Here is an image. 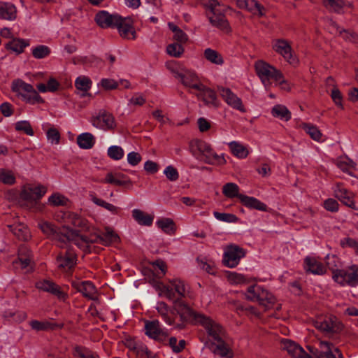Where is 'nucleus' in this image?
<instances>
[{
    "label": "nucleus",
    "mask_w": 358,
    "mask_h": 358,
    "mask_svg": "<svg viewBox=\"0 0 358 358\" xmlns=\"http://www.w3.org/2000/svg\"><path fill=\"white\" fill-rule=\"evenodd\" d=\"M189 148L193 156L203 160L206 164L221 166L227 163L223 154H217L211 145L203 140H192L189 142Z\"/></svg>",
    "instance_id": "nucleus-1"
},
{
    "label": "nucleus",
    "mask_w": 358,
    "mask_h": 358,
    "mask_svg": "<svg viewBox=\"0 0 358 358\" xmlns=\"http://www.w3.org/2000/svg\"><path fill=\"white\" fill-rule=\"evenodd\" d=\"M165 66L173 77L186 87L196 90L201 83L196 71L186 68L181 62L174 60L168 61Z\"/></svg>",
    "instance_id": "nucleus-2"
},
{
    "label": "nucleus",
    "mask_w": 358,
    "mask_h": 358,
    "mask_svg": "<svg viewBox=\"0 0 358 358\" xmlns=\"http://www.w3.org/2000/svg\"><path fill=\"white\" fill-rule=\"evenodd\" d=\"M46 192L47 187L43 185H25L21 189L19 202L28 208H37L39 200Z\"/></svg>",
    "instance_id": "nucleus-3"
},
{
    "label": "nucleus",
    "mask_w": 358,
    "mask_h": 358,
    "mask_svg": "<svg viewBox=\"0 0 358 358\" xmlns=\"http://www.w3.org/2000/svg\"><path fill=\"white\" fill-rule=\"evenodd\" d=\"M245 298L252 302H257L265 309L274 304L275 299L268 289L259 285H252L248 287L244 293Z\"/></svg>",
    "instance_id": "nucleus-4"
},
{
    "label": "nucleus",
    "mask_w": 358,
    "mask_h": 358,
    "mask_svg": "<svg viewBox=\"0 0 358 358\" xmlns=\"http://www.w3.org/2000/svg\"><path fill=\"white\" fill-rule=\"evenodd\" d=\"M203 6L207 10V16L210 23L224 32H229V22L224 14L222 13V10L217 8L220 6V3L217 0H209L204 3Z\"/></svg>",
    "instance_id": "nucleus-5"
},
{
    "label": "nucleus",
    "mask_w": 358,
    "mask_h": 358,
    "mask_svg": "<svg viewBox=\"0 0 358 358\" xmlns=\"http://www.w3.org/2000/svg\"><path fill=\"white\" fill-rule=\"evenodd\" d=\"M11 90L17 95L21 96L29 103H44L43 99L34 87L21 79H16L12 82Z\"/></svg>",
    "instance_id": "nucleus-6"
},
{
    "label": "nucleus",
    "mask_w": 358,
    "mask_h": 358,
    "mask_svg": "<svg viewBox=\"0 0 358 358\" xmlns=\"http://www.w3.org/2000/svg\"><path fill=\"white\" fill-rule=\"evenodd\" d=\"M332 279L342 287L358 286V265L351 264L345 268L333 270Z\"/></svg>",
    "instance_id": "nucleus-7"
},
{
    "label": "nucleus",
    "mask_w": 358,
    "mask_h": 358,
    "mask_svg": "<svg viewBox=\"0 0 358 358\" xmlns=\"http://www.w3.org/2000/svg\"><path fill=\"white\" fill-rule=\"evenodd\" d=\"M310 358H344L340 350L331 343L319 341L317 346L308 345Z\"/></svg>",
    "instance_id": "nucleus-8"
},
{
    "label": "nucleus",
    "mask_w": 358,
    "mask_h": 358,
    "mask_svg": "<svg viewBox=\"0 0 358 358\" xmlns=\"http://www.w3.org/2000/svg\"><path fill=\"white\" fill-rule=\"evenodd\" d=\"M187 286L183 281L174 279L170 281L169 285H159V294L169 300L174 301L178 296L185 297L188 295Z\"/></svg>",
    "instance_id": "nucleus-9"
},
{
    "label": "nucleus",
    "mask_w": 358,
    "mask_h": 358,
    "mask_svg": "<svg viewBox=\"0 0 358 358\" xmlns=\"http://www.w3.org/2000/svg\"><path fill=\"white\" fill-rule=\"evenodd\" d=\"M255 67L257 76L267 90L271 87V81L275 82L280 73V71L263 60L257 61Z\"/></svg>",
    "instance_id": "nucleus-10"
},
{
    "label": "nucleus",
    "mask_w": 358,
    "mask_h": 358,
    "mask_svg": "<svg viewBox=\"0 0 358 358\" xmlns=\"http://www.w3.org/2000/svg\"><path fill=\"white\" fill-rule=\"evenodd\" d=\"M90 230L92 233L89 236H83L80 235L76 231L70 230L67 232L66 237H63L62 241L64 238H66L69 242L73 243L78 248H85L88 245L89 243H100L102 244V238L100 234L96 231V229L91 226ZM90 231L89 232H90Z\"/></svg>",
    "instance_id": "nucleus-11"
},
{
    "label": "nucleus",
    "mask_w": 358,
    "mask_h": 358,
    "mask_svg": "<svg viewBox=\"0 0 358 358\" xmlns=\"http://www.w3.org/2000/svg\"><path fill=\"white\" fill-rule=\"evenodd\" d=\"M195 320L206 329L208 335L214 341H220L223 338L224 331L219 324L201 314L196 315Z\"/></svg>",
    "instance_id": "nucleus-12"
},
{
    "label": "nucleus",
    "mask_w": 358,
    "mask_h": 358,
    "mask_svg": "<svg viewBox=\"0 0 358 358\" xmlns=\"http://www.w3.org/2000/svg\"><path fill=\"white\" fill-rule=\"evenodd\" d=\"M245 255V250L236 245H230L224 248L223 263L229 268H235Z\"/></svg>",
    "instance_id": "nucleus-13"
},
{
    "label": "nucleus",
    "mask_w": 358,
    "mask_h": 358,
    "mask_svg": "<svg viewBox=\"0 0 358 358\" xmlns=\"http://www.w3.org/2000/svg\"><path fill=\"white\" fill-rule=\"evenodd\" d=\"M271 47L276 53L280 55L289 64L297 63V59L288 41L282 38L274 39L272 41Z\"/></svg>",
    "instance_id": "nucleus-14"
},
{
    "label": "nucleus",
    "mask_w": 358,
    "mask_h": 358,
    "mask_svg": "<svg viewBox=\"0 0 358 358\" xmlns=\"http://www.w3.org/2000/svg\"><path fill=\"white\" fill-rule=\"evenodd\" d=\"M218 92L221 98L229 106L241 113L246 111L242 99L229 88L219 87Z\"/></svg>",
    "instance_id": "nucleus-15"
},
{
    "label": "nucleus",
    "mask_w": 358,
    "mask_h": 358,
    "mask_svg": "<svg viewBox=\"0 0 358 358\" xmlns=\"http://www.w3.org/2000/svg\"><path fill=\"white\" fill-rule=\"evenodd\" d=\"M145 334L149 338L158 341H164L169 335L167 330L161 327L158 320L145 321Z\"/></svg>",
    "instance_id": "nucleus-16"
},
{
    "label": "nucleus",
    "mask_w": 358,
    "mask_h": 358,
    "mask_svg": "<svg viewBox=\"0 0 358 358\" xmlns=\"http://www.w3.org/2000/svg\"><path fill=\"white\" fill-rule=\"evenodd\" d=\"M61 219L65 224H70L73 227L79 228L83 231H90L91 225L89 222L73 212H62Z\"/></svg>",
    "instance_id": "nucleus-17"
},
{
    "label": "nucleus",
    "mask_w": 358,
    "mask_h": 358,
    "mask_svg": "<svg viewBox=\"0 0 358 358\" xmlns=\"http://www.w3.org/2000/svg\"><path fill=\"white\" fill-rule=\"evenodd\" d=\"M94 21L101 28L115 27L120 21V16L110 14L106 10H100L95 15Z\"/></svg>",
    "instance_id": "nucleus-18"
},
{
    "label": "nucleus",
    "mask_w": 358,
    "mask_h": 358,
    "mask_svg": "<svg viewBox=\"0 0 358 358\" xmlns=\"http://www.w3.org/2000/svg\"><path fill=\"white\" fill-rule=\"evenodd\" d=\"M76 260L74 251L68 247L64 251L59 253L57 258V263L59 268L68 271L76 265Z\"/></svg>",
    "instance_id": "nucleus-19"
},
{
    "label": "nucleus",
    "mask_w": 358,
    "mask_h": 358,
    "mask_svg": "<svg viewBox=\"0 0 358 358\" xmlns=\"http://www.w3.org/2000/svg\"><path fill=\"white\" fill-rule=\"evenodd\" d=\"M92 124L97 129L108 130L114 128L115 123L113 116L106 112L99 113L91 120Z\"/></svg>",
    "instance_id": "nucleus-20"
},
{
    "label": "nucleus",
    "mask_w": 358,
    "mask_h": 358,
    "mask_svg": "<svg viewBox=\"0 0 358 358\" xmlns=\"http://www.w3.org/2000/svg\"><path fill=\"white\" fill-rule=\"evenodd\" d=\"M72 285L79 292L82 293L83 296L93 301L98 300L99 293L92 282L90 281H78L73 282Z\"/></svg>",
    "instance_id": "nucleus-21"
},
{
    "label": "nucleus",
    "mask_w": 358,
    "mask_h": 358,
    "mask_svg": "<svg viewBox=\"0 0 358 358\" xmlns=\"http://www.w3.org/2000/svg\"><path fill=\"white\" fill-rule=\"evenodd\" d=\"M36 287L41 291L49 292L59 299L64 300L66 299V293L52 280H40L36 282Z\"/></svg>",
    "instance_id": "nucleus-22"
},
{
    "label": "nucleus",
    "mask_w": 358,
    "mask_h": 358,
    "mask_svg": "<svg viewBox=\"0 0 358 358\" xmlns=\"http://www.w3.org/2000/svg\"><path fill=\"white\" fill-rule=\"evenodd\" d=\"M117 27L120 35L127 40H134L136 38V33L133 26V21L131 18H122L117 23Z\"/></svg>",
    "instance_id": "nucleus-23"
},
{
    "label": "nucleus",
    "mask_w": 358,
    "mask_h": 358,
    "mask_svg": "<svg viewBox=\"0 0 358 358\" xmlns=\"http://www.w3.org/2000/svg\"><path fill=\"white\" fill-rule=\"evenodd\" d=\"M281 348L294 358H310V355L306 353L301 345L291 340L282 339Z\"/></svg>",
    "instance_id": "nucleus-24"
},
{
    "label": "nucleus",
    "mask_w": 358,
    "mask_h": 358,
    "mask_svg": "<svg viewBox=\"0 0 358 358\" xmlns=\"http://www.w3.org/2000/svg\"><path fill=\"white\" fill-rule=\"evenodd\" d=\"M315 327L324 333H334L340 329L338 320L333 316L325 317L317 320Z\"/></svg>",
    "instance_id": "nucleus-25"
},
{
    "label": "nucleus",
    "mask_w": 358,
    "mask_h": 358,
    "mask_svg": "<svg viewBox=\"0 0 358 358\" xmlns=\"http://www.w3.org/2000/svg\"><path fill=\"white\" fill-rule=\"evenodd\" d=\"M231 153L239 159H246L251 152V148L240 141H233L227 143Z\"/></svg>",
    "instance_id": "nucleus-26"
},
{
    "label": "nucleus",
    "mask_w": 358,
    "mask_h": 358,
    "mask_svg": "<svg viewBox=\"0 0 358 358\" xmlns=\"http://www.w3.org/2000/svg\"><path fill=\"white\" fill-rule=\"evenodd\" d=\"M155 308L164 322L168 325H172L175 322L176 313L163 301L157 303Z\"/></svg>",
    "instance_id": "nucleus-27"
},
{
    "label": "nucleus",
    "mask_w": 358,
    "mask_h": 358,
    "mask_svg": "<svg viewBox=\"0 0 358 358\" xmlns=\"http://www.w3.org/2000/svg\"><path fill=\"white\" fill-rule=\"evenodd\" d=\"M240 8L247 9L253 15L263 16L265 8L255 0H234Z\"/></svg>",
    "instance_id": "nucleus-28"
},
{
    "label": "nucleus",
    "mask_w": 358,
    "mask_h": 358,
    "mask_svg": "<svg viewBox=\"0 0 358 358\" xmlns=\"http://www.w3.org/2000/svg\"><path fill=\"white\" fill-rule=\"evenodd\" d=\"M304 268L313 274L322 275L326 273L327 268L316 257H306L304 259Z\"/></svg>",
    "instance_id": "nucleus-29"
},
{
    "label": "nucleus",
    "mask_w": 358,
    "mask_h": 358,
    "mask_svg": "<svg viewBox=\"0 0 358 358\" xmlns=\"http://www.w3.org/2000/svg\"><path fill=\"white\" fill-rule=\"evenodd\" d=\"M18 256V260L15 262V266L26 269L27 271H31L32 266L29 250L25 247H22L19 250Z\"/></svg>",
    "instance_id": "nucleus-30"
},
{
    "label": "nucleus",
    "mask_w": 358,
    "mask_h": 358,
    "mask_svg": "<svg viewBox=\"0 0 358 358\" xmlns=\"http://www.w3.org/2000/svg\"><path fill=\"white\" fill-rule=\"evenodd\" d=\"M239 200L243 205L248 208L256 209L260 211H266L267 206L259 199L246 195L239 196Z\"/></svg>",
    "instance_id": "nucleus-31"
},
{
    "label": "nucleus",
    "mask_w": 358,
    "mask_h": 358,
    "mask_svg": "<svg viewBox=\"0 0 358 358\" xmlns=\"http://www.w3.org/2000/svg\"><path fill=\"white\" fill-rule=\"evenodd\" d=\"M216 343H211L210 348V350L215 354L222 357L232 358L234 356L233 352L229 347L223 341L222 338L220 341H215Z\"/></svg>",
    "instance_id": "nucleus-32"
},
{
    "label": "nucleus",
    "mask_w": 358,
    "mask_h": 358,
    "mask_svg": "<svg viewBox=\"0 0 358 358\" xmlns=\"http://www.w3.org/2000/svg\"><path fill=\"white\" fill-rule=\"evenodd\" d=\"M132 217L140 225L151 226L154 220V215L148 214L140 209L135 208L131 211Z\"/></svg>",
    "instance_id": "nucleus-33"
},
{
    "label": "nucleus",
    "mask_w": 358,
    "mask_h": 358,
    "mask_svg": "<svg viewBox=\"0 0 358 358\" xmlns=\"http://www.w3.org/2000/svg\"><path fill=\"white\" fill-rule=\"evenodd\" d=\"M196 90L198 92L197 96L206 103H213L215 101L217 96L215 91L206 87L202 83Z\"/></svg>",
    "instance_id": "nucleus-34"
},
{
    "label": "nucleus",
    "mask_w": 358,
    "mask_h": 358,
    "mask_svg": "<svg viewBox=\"0 0 358 358\" xmlns=\"http://www.w3.org/2000/svg\"><path fill=\"white\" fill-rule=\"evenodd\" d=\"M17 9L11 3L0 2V18L6 20H13L16 18Z\"/></svg>",
    "instance_id": "nucleus-35"
},
{
    "label": "nucleus",
    "mask_w": 358,
    "mask_h": 358,
    "mask_svg": "<svg viewBox=\"0 0 358 358\" xmlns=\"http://www.w3.org/2000/svg\"><path fill=\"white\" fill-rule=\"evenodd\" d=\"M89 196L90 201H92L95 205L103 208L113 215H118L120 212L121 209L120 207L99 198L94 193H90Z\"/></svg>",
    "instance_id": "nucleus-36"
},
{
    "label": "nucleus",
    "mask_w": 358,
    "mask_h": 358,
    "mask_svg": "<svg viewBox=\"0 0 358 358\" xmlns=\"http://www.w3.org/2000/svg\"><path fill=\"white\" fill-rule=\"evenodd\" d=\"M225 277L227 281L233 285H245L252 280V278H248L243 274L229 271L225 272Z\"/></svg>",
    "instance_id": "nucleus-37"
},
{
    "label": "nucleus",
    "mask_w": 358,
    "mask_h": 358,
    "mask_svg": "<svg viewBox=\"0 0 358 358\" xmlns=\"http://www.w3.org/2000/svg\"><path fill=\"white\" fill-rule=\"evenodd\" d=\"M95 142V137L90 132L82 133L77 137V144L81 149H91L94 145Z\"/></svg>",
    "instance_id": "nucleus-38"
},
{
    "label": "nucleus",
    "mask_w": 358,
    "mask_h": 358,
    "mask_svg": "<svg viewBox=\"0 0 358 358\" xmlns=\"http://www.w3.org/2000/svg\"><path fill=\"white\" fill-rule=\"evenodd\" d=\"M155 224L159 229L169 235L174 234L176 231L175 222L171 218H159Z\"/></svg>",
    "instance_id": "nucleus-39"
},
{
    "label": "nucleus",
    "mask_w": 358,
    "mask_h": 358,
    "mask_svg": "<svg viewBox=\"0 0 358 358\" xmlns=\"http://www.w3.org/2000/svg\"><path fill=\"white\" fill-rule=\"evenodd\" d=\"M8 227L13 234L19 239L27 241L30 238L29 230L24 224H15L13 225H9Z\"/></svg>",
    "instance_id": "nucleus-40"
},
{
    "label": "nucleus",
    "mask_w": 358,
    "mask_h": 358,
    "mask_svg": "<svg viewBox=\"0 0 358 358\" xmlns=\"http://www.w3.org/2000/svg\"><path fill=\"white\" fill-rule=\"evenodd\" d=\"M43 129L45 130L46 137L51 144H58L60 140V133L57 128L50 126L48 123L42 125Z\"/></svg>",
    "instance_id": "nucleus-41"
},
{
    "label": "nucleus",
    "mask_w": 358,
    "mask_h": 358,
    "mask_svg": "<svg viewBox=\"0 0 358 358\" xmlns=\"http://www.w3.org/2000/svg\"><path fill=\"white\" fill-rule=\"evenodd\" d=\"M59 87V83L54 78H50L47 82V85L39 83L36 85L37 90L41 93L55 92Z\"/></svg>",
    "instance_id": "nucleus-42"
},
{
    "label": "nucleus",
    "mask_w": 358,
    "mask_h": 358,
    "mask_svg": "<svg viewBox=\"0 0 358 358\" xmlns=\"http://www.w3.org/2000/svg\"><path fill=\"white\" fill-rule=\"evenodd\" d=\"M271 114L273 117L284 121H288L291 119V113L283 105H275L271 110Z\"/></svg>",
    "instance_id": "nucleus-43"
},
{
    "label": "nucleus",
    "mask_w": 358,
    "mask_h": 358,
    "mask_svg": "<svg viewBox=\"0 0 358 358\" xmlns=\"http://www.w3.org/2000/svg\"><path fill=\"white\" fill-rule=\"evenodd\" d=\"M29 45V43L28 41L15 38L7 45V48L16 54H20L24 51V49Z\"/></svg>",
    "instance_id": "nucleus-44"
},
{
    "label": "nucleus",
    "mask_w": 358,
    "mask_h": 358,
    "mask_svg": "<svg viewBox=\"0 0 358 358\" xmlns=\"http://www.w3.org/2000/svg\"><path fill=\"white\" fill-rule=\"evenodd\" d=\"M205 58L210 62L216 65H222L224 59L221 54L211 48H206L203 52Z\"/></svg>",
    "instance_id": "nucleus-45"
},
{
    "label": "nucleus",
    "mask_w": 358,
    "mask_h": 358,
    "mask_svg": "<svg viewBox=\"0 0 358 358\" xmlns=\"http://www.w3.org/2000/svg\"><path fill=\"white\" fill-rule=\"evenodd\" d=\"M239 187L234 182H227L222 187V194L227 198L232 199L238 197L241 194H239Z\"/></svg>",
    "instance_id": "nucleus-46"
},
{
    "label": "nucleus",
    "mask_w": 358,
    "mask_h": 358,
    "mask_svg": "<svg viewBox=\"0 0 358 358\" xmlns=\"http://www.w3.org/2000/svg\"><path fill=\"white\" fill-rule=\"evenodd\" d=\"M301 127L308 134L309 136L315 141H322V134L319 129L309 124H302Z\"/></svg>",
    "instance_id": "nucleus-47"
},
{
    "label": "nucleus",
    "mask_w": 358,
    "mask_h": 358,
    "mask_svg": "<svg viewBox=\"0 0 358 358\" xmlns=\"http://www.w3.org/2000/svg\"><path fill=\"white\" fill-rule=\"evenodd\" d=\"M92 80L85 76H80L75 80L77 90L83 92H87L92 87Z\"/></svg>",
    "instance_id": "nucleus-48"
},
{
    "label": "nucleus",
    "mask_w": 358,
    "mask_h": 358,
    "mask_svg": "<svg viewBox=\"0 0 358 358\" xmlns=\"http://www.w3.org/2000/svg\"><path fill=\"white\" fill-rule=\"evenodd\" d=\"M48 203L53 206H66L69 203V199L63 194L55 192L48 197Z\"/></svg>",
    "instance_id": "nucleus-49"
},
{
    "label": "nucleus",
    "mask_w": 358,
    "mask_h": 358,
    "mask_svg": "<svg viewBox=\"0 0 358 358\" xmlns=\"http://www.w3.org/2000/svg\"><path fill=\"white\" fill-rule=\"evenodd\" d=\"M38 227L41 231L48 237H54L56 234V228L50 222L41 220L38 223Z\"/></svg>",
    "instance_id": "nucleus-50"
},
{
    "label": "nucleus",
    "mask_w": 358,
    "mask_h": 358,
    "mask_svg": "<svg viewBox=\"0 0 358 358\" xmlns=\"http://www.w3.org/2000/svg\"><path fill=\"white\" fill-rule=\"evenodd\" d=\"M0 181L5 185H12L15 184L16 181L15 176L10 170L1 169Z\"/></svg>",
    "instance_id": "nucleus-51"
},
{
    "label": "nucleus",
    "mask_w": 358,
    "mask_h": 358,
    "mask_svg": "<svg viewBox=\"0 0 358 358\" xmlns=\"http://www.w3.org/2000/svg\"><path fill=\"white\" fill-rule=\"evenodd\" d=\"M166 52L171 57L179 58L184 53V48L181 43H173L167 45Z\"/></svg>",
    "instance_id": "nucleus-52"
},
{
    "label": "nucleus",
    "mask_w": 358,
    "mask_h": 358,
    "mask_svg": "<svg viewBox=\"0 0 358 358\" xmlns=\"http://www.w3.org/2000/svg\"><path fill=\"white\" fill-rule=\"evenodd\" d=\"M108 156L113 160H120L124 155V150L118 145H112L108 148Z\"/></svg>",
    "instance_id": "nucleus-53"
},
{
    "label": "nucleus",
    "mask_w": 358,
    "mask_h": 358,
    "mask_svg": "<svg viewBox=\"0 0 358 358\" xmlns=\"http://www.w3.org/2000/svg\"><path fill=\"white\" fill-rule=\"evenodd\" d=\"M31 53L36 59H43L48 57L50 54V49L43 45H40L31 49Z\"/></svg>",
    "instance_id": "nucleus-54"
},
{
    "label": "nucleus",
    "mask_w": 358,
    "mask_h": 358,
    "mask_svg": "<svg viewBox=\"0 0 358 358\" xmlns=\"http://www.w3.org/2000/svg\"><path fill=\"white\" fill-rule=\"evenodd\" d=\"M15 129L18 131H22L28 136H34V131L29 122L27 120L18 121L15 124Z\"/></svg>",
    "instance_id": "nucleus-55"
},
{
    "label": "nucleus",
    "mask_w": 358,
    "mask_h": 358,
    "mask_svg": "<svg viewBox=\"0 0 358 358\" xmlns=\"http://www.w3.org/2000/svg\"><path fill=\"white\" fill-rule=\"evenodd\" d=\"M214 217L219 221L234 223L238 220L237 217L231 213H219L217 211L213 212Z\"/></svg>",
    "instance_id": "nucleus-56"
},
{
    "label": "nucleus",
    "mask_w": 358,
    "mask_h": 358,
    "mask_svg": "<svg viewBox=\"0 0 358 358\" xmlns=\"http://www.w3.org/2000/svg\"><path fill=\"white\" fill-rule=\"evenodd\" d=\"M102 238V245H108L112 243L117 242L119 239L117 235L111 229H107L106 232L101 235Z\"/></svg>",
    "instance_id": "nucleus-57"
},
{
    "label": "nucleus",
    "mask_w": 358,
    "mask_h": 358,
    "mask_svg": "<svg viewBox=\"0 0 358 358\" xmlns=\"http://www.w3.org/2000/svg\"><path fill=\"white\" fill-rule=\"evenodd\" d=\"M330 96L334 103L340 108L343 109V95L337 86H334L331 89Z\"/></svg>",
    "instance_id": "nucleus-58"
},
{
    "label": "nucleus",
    "mask_w": 358,
    "mask_h": 358,
    "mask_svg": "<svg viewBox=\"0 0 358 358\" xmlns=\"http://www.w3.org/2000/svg\"><path fill=\"white\" fill-rule=\"evenodd\" d=\"M323 3L329 9L339 11L345 5L343 0H323Z\"/></svg>",
    "instance_id": "nucleus-59"
},
{
    "label": "nucleus",
    "mask_w": 358,
    "mask_h": 358,
    "mask_svg": "<svg viewBox=\"0 0 358 358\" xmlns=\"http://www.w3.org/2000/svg\"><path fill=\"white\" fill-rule=\"evenodd\" d=\"M163 173L166 178L170 181L174 182L179 178V173L178 170L172 165L166 166Z\"/></svg>",
    "instance_id": "nucleus-60"
},
{
    "label": "nucleus",
    "mask_w": 358,
    "mask_h": 358,
    "mask_svg": "<svg viewBox=\"0 0 358 358\" xmlns=\"http://www.w3.org/2000/svg\"><path fill=\"white\" fill-rule=\"evenodd\" d=\"M174 308L178 314L180 315L182 318H186L187 316L191 315L190 308L186 305L182 304L181 303H176Z\"/></svg>",
    "instance_id": "nucleus-61"
},
{
    "label": "nucleus",
    "mask_w": 358,
    "mask_h": 358,
    "mask_svg": "<svg viewBox=\"0 0 358 358\" xmlns=\"http://www.w3.org/2000/svg\"><path fill=\"white\" fill-rule=\"evenodd\" d=\"M341 245L343 248H350L358 254V242L352 238H345L341 241Z\"/></svg>",
    "instance_id": "nucleus-62"
},
{
    "label": "nucleus",
    "mask_w": 358,
    "mask_h": 358,
    "mask_svg": "<svg viewBox=\"0 0 358 358\" xmlns=\"http://www.w3.org/2000/svg\"><path fill=\"white\" fill-rule=\"evenodd\" d=\"M169 345L175 352H180L185 348V341L180 340L178 343L177 339L174 337H171L169 339Z\"/></svg>",
    "instance_id": "nucleus-63"
},
{
    "label": "nucleus",
    "mask_w": 358,
    "mask_h": 358,
    "mask_svg": "<svg viewBox=\"0 0 358 358\" xmlns=\"http://www.w3.org/2000/svg\"><path fill=\"white\" fill-rule=\"evenodd\" d=\"M333 189H334V196L341 201L350 192L343 186H342L340 184H336L334 187Z\"/></svg>",
    "instance_id": "nucleus-64"
}]
</instances>
